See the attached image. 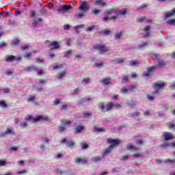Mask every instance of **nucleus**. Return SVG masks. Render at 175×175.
<instances>
[{
  "mask_svg": "<svg viewBox=\"0 0 175 175\" xmlns=\"http://www.w3.org/2000/svg\"><path fill=\"white\" fill-rule=\"evenodd\" d=\"M174 162H175V159H172V160H170V159H165V160L164 161V163H174Z\"/></svg>",
  "mask_w": 175,
  "mask_h": 175,
  "instance_id": "obj_41",
  "label": "nucleus"
},
{
  "mask_svg": "<svg viewBox=\"0 0 175 175\" xmlns=\"http://www.w3.org/2000/svg\"><path fill=\"white\" fill-rule=\"evenodd\" d=\"M114 103L109 102L106 104V111H110L113 109Z\"/></svg>",
  "mask_w": 175,
  "mask_h": 175,
  "instance_id": "obj_23",
  "label": "nucleus"
},
{
  "mask_svg": "<svg viewBox=\"0 0 175 175\" xmlns=\"http://www.w3.org/2000/svg\"><path fill=\"white\" fill-rule=\"evenodd\" d=\"M113 106L115 109H120L121 108V103H116Z\"/></svg>",
  "mask_w": 175,
  "mask_h": 175,
  "instance_id": "obj_50",
  "label": "nucleus"
},
{
  "mask_svg": "<svg viewBox=\"0 0 175 175\" xmlns=\"http://www.w3.org/2000/svg\"><path fill=\"white\" fill-rule=\"evenodd\" d=\"M3 94H9L10 92V89L6 88L3 89Z\"/></svg>",
  "mask_w": 175,
  "mask_h": 175,
  "instance_id": "obj_53",
  "label": "nucleus"
},
{
  "mask_svg": "<svg viewBox=\"0 0 175 175\" xmlns=\"http://www.w3.org/2000/svg\"><path fill=\"white\" fill-rule=\"evenodd\" d=\"M129 116H130V117L139 116H140V113L139 112L131 113H129Z\"/></svg>",
  "mask_w": 175,
  "mask_h": 175,
  "instance_id": "obj_39",
  "label": "nucleus"
},
{
  "mask_svg": "<svg viewBox=\"0 0 175 175\" xmlns=\"http://www.w3.org/2000/svg\"><path fill=\"white\" fill-rule=\"evenodd\" d=\"M111 32V31H110L109 29H105V30L103 31V33L104 35H105L106 36H107L108 35H110Z\"/></svg>",
  "mask_w": 175,
  "mask_h": 175,
  "instance_id": "obj_38",
  "label": "nucleus"
},
{
  "mask_svg": "<svg viewBox=\"0 0 175 175\" xmlns=\"http://www.w3.org/2000/svg\"><path fill=\"white\" fill-rule=\"evenodd\" d=\"M146 18H147L146 16H142V17L137 18V23H143V21H146Z\"/></svg>",
  "mask_w": 175,
  "mask_h": 175,
  "instance_id": "obj_34",
  "label": "nucleus"
},
{
  "mask_svg": "<svg viewBox=\"0 0 175 175\" xmlns=\"http://www.w3.org/2000/svg\"><path fill=\"white\" fill-rule=\"evenodd\" d=\"M62 68V64L56 65L53 67V69H61Z\"/></svg>",
  "mask_w": 175,
  "mask_h": 175,
  "instance_id": "obj_61",
  "label": "nucleus"
},
{
  "mask_svg": "<svg viewBox=\"0 0 175 175\" xmlns=\"http://www.w3.org/2000/svg\"><path fill=\"white\" fill-rule=\"evenodd\" d=\"M167 23L170 24V25L175 24V19H170Z\"/></svg>",
  "mask_w": 175,
  "mask_h": 175,
  "instance_id": "obj_54",
  "label": "nucleus"
},
{
  "mask_svg": "<svg viewBox=\"0 0 175 175\" xmlns=\"http://www.w3.org/2000/svg\"><path fill=\"white\" fill-rule=\"evenodd\" d=\"M14 131L13 128H8L2 134V136H5V135H14Z\"/></svg>",
  "mask_w": 175,
  "mask_h": 175,
  "instance_id": "obj_16",
  "label": "nucleus"
},
{
  "mask_svg": "<svg viewBox=\"0 0 175 175\" xmlns=\"http://www.w3.org/2000/svg\"><path fill=\"white\" fill-rule=\"evenodd\" d=\"M75 163H81L82 165H85V163L88 162V160L85 157L83 159H81V157H77L75 159Z\"/></svg>",
  "mask_w": 175,
  "mask_h": 175,
  "instance_id": "obj_9",
  "label": "nucleus"
},
{
  "mask_svg": "<svg viewBox=\"0 0 175 175\" xmlns=\"http://www.w3.org/2000/svg\"><path fill=\"white\" fill-rule=\"evenodd\" d=\"M64 131H66V127L62 126L59 127V132L62 133L64 132Z\"/></svg>",
  "mask_w": 175,
  "mask_h": 175,
  "instance_id": "obj_52",
  "label": "nucleus"
},
{
  "mask_svg": "<svg viewBox=\"0 0 175 175\" xmlns=\"http://www.w3.org/2000/svg\"><path fill=\"white\" fill-rule=\"evenodd\" d=\"M159 66H165V62H163V60L159 59Z\"/></svg>",
  "mask_w": 175,
  "mask_h": 175,
  "instance_id": "obj_48",
  "label": "nucleus"
},
{
  "mask_svg": "<svg viewBox=\"0 0 175 175\" xmlns=\"http://www.w3.org/2000/svg\"><path fill=\"white\" fill-rule=\"evenodd\" d=\"M26 72H38V69L35 66H30L26 67L25 70Z\"/></svg>",
  "mask_w": 175,
  "mask_h": 175,
  "instance_id": "obj_17",
  "label": "nucleus"
},
{
  "mask_svg": "<svg viewBox=\"0 0 175 175\" xmlns=\"http://www.w3.org/2000/svg\"><path fill=\"white\" fill-rule=\"evenodd\" d=\"M165 85V83H159L158 82H156L154 85V88H155V91L152 93L153 95H155V94H158V91L161 90V88H163Z\"/></svg>",
  "mask_w": 175,
  "mask_h": 175,
  "instance_id": "obj_8",
  "label": "nucleus"
},
{
  "mask_svg": "<svg viewBox=\"0 0 175 175\" xmlns=\"http://www.w3.org/2000/svg\"><path fill=\"white\" fill-rule=\"evenodd\" d=\"M101 158L100 157L98 156V157H92L91 159V162H99L101 161Z\"/></svg>",
  "mask_w": 175,
  "mask_h": 175,
  "instance_id": "obj_29",
  "label": "nucleus"
},
{
  "mask_svg": "<svg viewBox=\"0 0 175 175\" xmlns=\"http://www.w3.org/2000/svg\"><path fill=\"white\" fill-rule=\"evenodd\" d=\"M18 150V148L16 147V146H12L10 148V151H17Z\"/></svg>",
  "mask_w": 175,
  "mask_h": 175,
  "instance_id": "obj_64",
  "label": "nucleus"
},
{
  "mask_svg": "<svg viewBox=\"0 0 175 175\" xmlns=\"http://www.w3.org/2000/svg\"><path fill=\"white\" fill-rule=\"evenodd\" d=\"M152 96H151V95H150V94H148V95H147V98H148V100H154V98H155V97L154 96V94H153L152 93Z\"/></svg>",
  "mask_w": 175,
  "mask_h": 175,
  "instance_id": "obj_45",
  "label": "nucleus"
},
{
  "mask_svg": "<svg viewBox=\"0 0 175 175\" xmlns=\"http://www.w3.org/2000/svg\"><path fill=\"white\" fill-rule=\"evenodd\" d=\"M11 47H16V46H18L20 44V38H15L11 40Z\"/></svg>",
  "mask_w": 175,
  "mask_h": 175,
  "instance_id": "obj_12",
  "label": "nucleus"
},
{
  "mask_svg": "<svg viewBox=\"0 0 175 175\" xmlns=\"http://www.w3.org/2000/svg\"><path fill=\"white\" fill-rule=\"evenodd\" d=\"M167 125H168L169 129H174L175 128V124H172L171 122L167 123Z\"/></svg>",
  "mask_w": 175,
  "mask_h": 175,
  "instance_id": "obj_44",
  "label": "nucleus"
},
{
  "mask_svg": "<svg viewBox=\"0 0 175 175\" xmlns=\"http://www.w3.org/2000/svg\"><path fill=\"white\" fill-rule=\"evenodd\" d=\"M106 14H117V10L116 8H111L105 11Z\"/></svg>",
  "mask_w": 175,
  "mask_h": 175,
  "instance_id": "obj_21",
  "label": "nucleus"
},
{
  "mask_svg": "<svg viewBox=\"0 0 175 175\" xmlns=\"http://www.w3.org/2000/svg\"><path fill=\"white\" fill-rule=\"evenodd\" d=\"M82 83H85L86 84L88 83H91V79L90 77L83 78L82 80Z\"/></svg>",
  "mask_w": 175,
  "mask_h": 175,
  "instance_id": "obj_35",
  "label": "nucleus"
},
{
  "mask_svg": "<svg viewBox=\"0 0 175 175\" xmlns=\"http://www.w3.org/2000/svg\"><path fill=\"white\" fill-rule=\"evenodd\" d=\"M126 150H133V151H139L137 148L135 147L133 144H129L126 145Z\"/></svg>",
  "mask_w": 175,
  "mask_h": 175,
  "instance_id": "obj_20",
  "label": "nucleus"
},
{
  "mask_svg": "<svg viewBox=\"0 0 175 175\" xmlns=\"http://www.w3.org/2000/svg\"><path fill=\"white\" fill-rule=\"evenodd\" d=\"M43 119L42 116H38L36 118H33L31 116H29L25 118L26 121H32V122H38V121H40V120Z\"/></svg>",
  "mask_w": 175,
  "mask_h": 175,
  "instance_id": "obj_5",
  "label": "nucleus"
},
{
  "mask_svg": "<svg viewBox=\"0 0 175 175\" xmlns=\"http://www.w3.org/2000/svg\"><path fill=\"white\" fill-rule=\"evenodd\" d=\"M6 165V161L3 160H0V167L1 166H5Z\"/></svg>",
  "mask_w": 175,
  "mask_h": 175,
  "instance_id": "obj_62",
  "label": "nucleus"
},
{
  "mask_svg": "<svg viewBox=\"0 0 175 175\" xmlns=\"http://www.w3.org/2000/svg\"><path fill=\"white\" fill-rule=\"evenodd\" d=\"M73 6L72 5H64L61 7V8L57 9V13L59 14H64V13H66V12H69L72 9Z\"/></svg>",
  "mask_w": 175,
  "mask_h": 175,
  "instance_id": "obj_2",
  "label": "nucleus"
},
{
  "mask_svg": "<svg viewBox=\"0 0 175 175\" xmlns=\"http://www.w3.org/2000/svg\"><path fill=\"white\" fill-rule=\"evenodd\" d=\"M16 174H27V170H23L16 172Z\"/></svg>",
  "mask_w": 175,
  "mask_h": 175,
  "instance_id": "obj_46",
  "label": "nucleus"
},
{
  "mask_svg": "<svg viewBox=\"0 0 175 175\" xmlns=\"http://www.w3.org/2000/svg\"><path fill=\"white\" fill-rule=\"evenodd\" d=\"M94 5H96V6H102V8H105V6H107V3L103 1V0H96L94 2Z\"/></svg>",
  "mask_w": 175,
  "mask_h": 175,
  "instance_id": "obj_14",
  "label": "nucleus"
},
{
  "mask_svg": "<svg viewBox=\"0 0 175 175\" xmlns=\"http://www.w3.org/2000/svg\"><path fill=\"white\" fill-rule=\"evenodd\" d=\"M116 19H117V16H105L103 18V21H104V23H109L110 20H116Z\"/></svg>",
  "mask_w": 175,
  "mask_h": 175,
  "instance_id": "obj_13",
  "label": "nucleus"
},
{
  "mask_svg": "<svg viewBox=\"0 0 175 175\" xmlns=\"http://www.w3.org/2000/svg\"><path fill=\"white\" fill-rule=\"evenodd\" d=\"M62 125H63L64 126L72 125V120H67L65 122H62Z\"/></svg>",
  "mask_w": 175,
  "mask_h": 175,
  "instance_id": "obj_28",
  "label": "nucleus"
},
{
  "mask_svg": "<svg viewBox=\"0 0 175 175\" xmlns=\"http://www.w3.org/2000/svg\"><path fill=\"white\" fill-rule=\"evenodd\" d=\"M163 137H165L164 140L165 142H167L168 140L174 139V136H173L172 134L170 133H163Z\"/></svg>",
  "mask_w": 175,
  "mask_h": 175,
  "instance_id": "obj_10",
  "label": "nucleus"
},
{
  "mask_svg": "<svg viewBox=\"0 0 175 175\" xmlns=\"http://www.w3.org/2000/svg\"><path fill=\"white\" fill-rule=\"evenodd\" d=\"M0 106L1 107H8V105L6 104V103L3 100L0 101Z\"/></svg>",
  "mask_w": 175,
  "mask_h": 175,
  "instance_id": "obj_43",
  "label": "nucleus"
},
{
  "mask_svg": "<svg viewBox=\"0 0 175 175\" xmlns=\"http://www.w3.org/2000/svg\"><path fill=\"white\" fill-rule=\"evenodd\" d=\"M81 53L76 54L75 56V59H80V58H82Z\"/></svg>",
  "mask_w": 175,
  "mask_h": 175,
  "instance_id": "obj_55",
  "label": "nucleus"
},
{
  "mask_svg": "<svg viewBox=\"0 0 175 175\" xmlns=\"http://www.w3.org/2000/svg\"><path fill=\"white\" fill-rule=\"evenodd\" d=\"M31 56H32V53H28L24 55V58H29V57H31Z\"/></svg>",
  "mask_w": 175,
  "mask_h": 175,
  "instance_id": "obj_63",
  "label": "nucleus"
},
{
  "mask_svg": "<svg viewBox=\"0 0 175 175\" xmlns=\"http://www.w3.org/2000/svg\"><path fill=\"white\" fill-rule=\"evenodd\" d=\"M126 13H128V11H126V9H123L122 10H120L119 12H117V15L116 16H125V14H126Z\"/></svg>",
  "mask_w": 175,
  "mask_h": 175,
  "instance_id": "obj_25",
  "label": "nucleus"
},
{
  "mask_svg": "<svg viewBox=\"0 0 175 175\" xmlns=\"http://www.w3.org/2000/svg\"><path fill=\"white\" fill-rule=\"evenodd\" d=\"M82 150H87L88 148V144L82 143L81 144Z\"/></svg>",
  "mask_w": 175,
  "mask_h": 175,
  "instance_id": "obj_42",
  "label": "nucleus"
},
{
  "mask_svg": "<svg viewBox=\"0 0 175 175\" xmlns=\"http://www.w3.org/2000/svg\"><path fill=\"white\" fill-rule=\"evenodd\" d=\"M121 36H122V32L115 33V39H116V40H118V39H120Z\"/></svg>",
  "mask_w": 175,
  "mask_h": 175,
  "instance_id": "obj_33",
  "label": "nucleus"
},
{
  "mask_svg": "<svg viewBox=\"0 0 175 175\" xmlns=\"http://www.w3.org/2000/svg\"><path fill=\"white\" fill-rule=\"evenodd\" d=\"M70 53H72V50L71 49H70V50H68L67 51H65L64 53V57H67L68 55H69V54H70Z\"/></svg>",
  "mask_w": 175,
  "mask_h": 175,
  "instance_id": "obj_59",
  "label": "nucleus"
},
{
  "mask_svg": "<svg viewBox=\"0 0 175 175\" xmlns=\"http://www.w3.org/2000/svg\"><path fill=\"white\" fill-rule=\"evenodd\" d=\"M35 100H36V98L34 96H32L31 95L29 96L27 99L28 102H35Z\"/></svg>",
  "mask_w": 175,
  "mask_h": 175,
  "instance_id": "obj_36",
  "label": "nucleus"
},
{
  "mask_svg": "<svg viewBox=\"0 0 175 175\" xmlns=\"http://www.w3.org/2000/svg\"><path fill=\"white\" fill-rule=\"evenodd\" d=\"M93 130L94 131V132H97V133L105 132V129H103V127L94 126Z\"/></svg>",
  "mask_w": 175,
  "mask_h": 175,
  "instance_id": "obj_27",
  "label": "nucleus"
},
{
  "mask_svg": "<svg viewBox=\"0 0 175 175\" xmlns=\"http://www.w3.org/2000/svg\"><path fill=\"white\" fill-rule=\"evenodd\" d=\"M147 8V4H142L141 6L137 8V10H140L142 9H146Z\"/></svg>",
  "mask_w": 175,
  "mask_h": 175,
  "instance_id": "obj_47",
  "label": "nucleus"
},
{
  "mask_svg": "<svg viewBox=\"0 0 175 175\" xmlns=\"http://www.w3.org/2000/svg\"><path fill=\"white\" fill-rule=\"evenodd\" d=\"M132 157H133L134 158H140V157H142V154L139 152H137L132 154Z\"/></svg>",
  "mask_w": 175,
  "mask_h": 175,
  "instance_id": "obj_51",
  "label": "nucleus"
},
{
  "mask_svg": "<svg viewBox=\"0 0 175 175\" xmlns=\"http://www.w3.org/2000/svg\"><path fill=\"white\" fill-rule=\"evenodd\" d=\"M79 10H81L83 13H87L88 10H90V6H88V3L87 1H83L79 6Z\"/></svg>",
  "mask_w": 175,
  "mask_h": 175,
  "instance_id": "obj_4",
  "label": "nucleus"
},
{
  "mask_svg": "<svg viewBox=\"0 0 175 175\" xmlns=\"http://www.w3.org/2000/svg\"><path fill=\"white\" fill-rule=\"evenodd\" d=\"M30 17H35L36 16V12L33 10H30Z\"/></svg>",
  "mask_w": 175,
  "mask_h": 175,
  "instance_id": "obj_56",
  "label": "nucleus"
},
{
  "mask_svg": "<svg viewBox=\"0 0 175 175\" xmlns=\"http://www.w3.org/2000/svg\"><path fill=\"white\" fill-rule=\"evenodd\" d=\"M175 14V8L172 9L171 11L166 13L165 18H169V17H172Z\"/></svg>",
  "mask_w": 175,
  "mask_h": 175,
  "instance_id": "obj_19",
  "label": "nucleus"
},
{
  "mask_svg": "<svg viewBox=\"0 0 175 175\" xmlns=\"http://www.w3.org/2000/svg\"><path fill=\"white\" fill-rule=\"evenodd\" d=\"M161 147H162L163 150H167L169 148V143L165 142L161 145Z\"/></svg>",
  "mask_w": 175,
  "mask_h": 175,
  "instance_id": "obj_32",
  "label": "nucleus"
},
{
  "mask_svg": "<svg viewBox=\"0 0 175 175\" xmlns=\"http://www.w3.org/2000/svg\"><path fill=\"white\" fill-rule=\"evenodd\" d=\"M20 126H21V128L24 129V128H27V126H28V123L25 122H22V123H21Z\"/></svg>",
  "mask_w": 175,
  "mask_h": 175,
  "instance_id": "obj_40",
  "label": "nucleus"
},
{
  "mask_svg": "<svg viewBox=\"0 0 175 175\" xmlns=\"http://www.w3.org/2000/svg\"><path fill=\"white\" fill-rule=\"evenodd\" d=\"M110 81H111V78H109V77L105 78L101 81L103 85H109L110 84Z\"/></svg>",
  "mask_w": 175,
  "mask_h": 175,
  "instance_id": "obj_22",
  "label": "nucleus"
},
{
  "mask_svg": "<svg viewBox=\"0 0 175 175\" xmlns=\"http://www.w3.org/2000/svg\"><path fill=\"white\" fill-rule=\"evenodd\" d=\"M16 59V56L11 55H8L5 57V62H13Z\"/></svg>",
  "mask_w": 175,
  "mask_h": 175,
  "instance_id": "obj_18",
  "label": "nucleus"
},
{
  "mask_svg": "<svg viewBox=\"0 0 175 175\" xmlns=\"http://www.w3.org/2000/svg\"><path fill=\"white\" fill-rule=\"evenodd\" d=\"M111 150H113V148H111L110 146H109L108 148H107L104 150V152H103V156L105 157V156L107 155V154H109V152H111Z\"/></svg>",
  "mask_w": 175,
  "mask_h": 175,
  "instance_id": "obj_26",
  "label": "nucleus"
},
{
  "mask_svg": "<svg viewBox=\"0 0 175 175\" xmlns=\"http://www.w3.org/2000/svg\"><path fill=\"white\" fill-rule=\"evenodd\" d=\"M83 116H83L84 118H90L91 117L92 114L90 112H85V113H83Z\"/></svg>",
  "mask_w": 175,
  "mask_h": 175,
  "instance_id": "obj_37",
  "label": "nucleus"
},
{
  "mask_svg": "<svg viewBox=\"0 0 175 175\" xmlns=\"http://www.w3.org/2000/svg\"><path fill=\"white\" fill-rule=\"evenodd\" d=\"M105 103L101 102L98 104V109L101 110V111H103L105 110Z\"/></svg>",
  "mask_w": 175,
  "mask_h": 175,
  "instance_id": "obj_31",
  "label": "nucleus"
},
{
  "mask_svg": "<svg viewBox=\"0 0 175 175\" xmlns=\"http://www.w3.org/2000/svg\"><path fill=\"white\" fill-rule=\"evenodd\" d=\"M96 68H102L103 66V62L95 63Z\"/></svg>",
  "mask_w": 175,
  "mask_h": 175,
  "instance_id": "obj_49",
  "label": "nucleus"
},
{
  "mask_svg": "<svg viewBox=\"0 0 175 175\" xmlns=\"http://www.w3.org/2000/svg\"><path fill=\"white\" fill-rule=\"evenodd\" d=\"M68 105H63L60 107V110H67Z\"/></svg>",
  "mask_w": 175,
  "mask_h": 175,
  "instance_id": "obj_58",
  "label": "nucleus"
},
{
  "mask_svg": "<svg viewBox=\"0 0 175 175\" xmlns=\"http://www.w3.org/2000/svg\"><path fill=\"white\" fill-rule=\"evenodd\" d=\"M107 142L108 144H111L109 146L112 148H114V147H117L121 143V141L120 139H113L111 138H109L107 139Z\"/></svg>",
  "mask_w": 175,
  "mask_h": 175,
  "instance_id": "obj_3",
  "label": "nucleus"
},
{
  "mask_svg": "<svg viewBox=\"0 0 175 175\" xmlns=\"http://www.w3.org/2000/svg\"><path fill=\"white\" fill-rule=\"evenodd\" d=\"M93 49L99 51V54H105V53L109 51V47L105 46L103 44H97Z\"/></svg>",
  "mask_w": 175,
  "mask_h": 175,
  "instance_id": "obj_1",
  "label": "nucleus"
},
{
  "mask_svg": "<svg viewBox=\"0 0 175 175\" xmlns=\"http://www.w3.org/2000/svg\"><path fill=\"white\" fill-rule=\"evenodd\" d=\"M61 143L64 144L66 143L67 144V146L69 147V148H73L75 147L76 143L73 142V140H68L66 141V138H64L62 141Z\"/></svg>",
  "mask_w": 175,
  "mask_h": 175,
  "instance_id": "obj_6",
  "label": "nucleus"
},
{
  "mask_svg": "<svg viewBox=\"0 0 175 175\" xmlns=\"http://www.w3.org/2000/svg\"><path fill=\"white\" fill-rule=\"evenodd\" d=\"M85 126L80 124L79 126H77L75 129V134H77V133H81V131H84L85 129Z\"/></svg>",
  "mask_w": 175,
  "mask_h": 175,
  "instance_id": "obj_15",
  "label": "nucleus"
},
{
  "mask_svg": "<svg viewBox=\"0 0 175 175\" xmlns=\"http://www.w3.org/2000/svg\"><path fill=\"white\" fill-rule=\"evenodd\" d=\"M112 62L113 64H122V62H124V59L122 57L115 58Z\"/></svg>",
  "mask_w": 175,
  "mask_h": 175,
  "instance_id": "obj_24",
  "label": "nucleus"
},
{
  "mask_svg": "<svg viewBox=\"0 0 175 175\" xmlns=\"http://www.w3.org/2000/svg\"><path fill=\"white\" fill-rule=\"evenodd\" d=\"M95 29V26L93 25V26H90L88 27L87 29H86V31H92L93 29Z\"/></svg>",
  "mask_w": 175,
  "mask_h": 175,
  "instance_id": "obj_60",
  "label": "nucleus"
},
{
  "mask_svg": "<svg viewBox=\"0 0 175 175\" xmlns=\"http://www.w3.org/2000/svg\"><path fill=\"white\" fill-rule=\"evenodd\" d=\"M157 67L155 66H153L150 68H149L147 70V72H145L144 73V76H145V77H150L151 76V75H152V73H154L155 68Z\"/></svg>",
  "mask_w": 175,
  "mask_h": 175,
  "instance_id": "obj_7",
  "label": "nucleus"
},
{
  "mask_svg": "<svg viewBox=\"0 0 175 175\" xmlns=\"http://www.w3.org/2000/svg\"><path fill=\"white\" fill-rule=\"evenodd\" d=\"M49 47H51V50H57L59 49L61 46H59V43H58V42L54 41L49 44Z\"/></svg>",
  "mask_w": 175,
  "mask_h": 175,
  "instance_id": "obj_11",
  "label": "nucleus"
},
{
  "mask_svg": "<svg viewBox=\"0 0 175 175\" xmlns=\"http://www.w3.org/2000/svg\"><path fill=\"white\" fill-rule=\"evenodd\" d=\"M21 49L23 50V51H25V50H28V49H29V45H25L21 46Z\"/></svg>",
  "mask_w": 175,
  "mask_h": 175,
  "instance_id": "obj_57",
  "label": "nucleus"
},
{
  "mask_svg": "<svg viewBox=\"0 0 175 175\" xmlns=\"http://www.w3.org/2000/svg\"><path fill=\"white\" fill-rule=\"evenodd\" d=\"M65 75H66V72L65 71L60 72L57 74V79H61L62 77H65Z\"/></svg>",
  "mask_w": 175,
  "mask_h": 175,
  "instance_id": "obj_30",
  "label": "nucleus"
}]
</instances>
